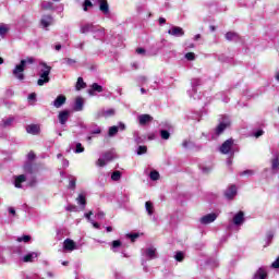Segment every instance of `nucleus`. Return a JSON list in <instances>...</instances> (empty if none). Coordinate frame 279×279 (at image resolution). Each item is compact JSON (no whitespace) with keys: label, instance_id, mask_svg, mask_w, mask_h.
<instances>
[{"label":"nucleus","instance_id":"39","mask_svg":"<svg viewBox=\"0 0 279 279\" xmlns=\"http://www.w3.org/2000/svg\"><path fill=\"white\" fill-rule=\"evenodd\" d=\"M160 136L163 141H169V138H171V133H169L167 130H161Z\"/></svg>","mask_w":279,"mask_h":279},{"label":"nucleus","instance_id":"15","mask_svg":"<svg viewBox=\"0 0 279 279\" xmlns=\"http://www.w3.org/2000/svg\"><path fill=\"white\" fill-rule=\"evenodd\" d=\"M97 26L87 23V24H83L81 25L80 32L81 34H93V32H95Z\"/></svg>","mask_w":279,"mask_h":279},{"label":"nucleus","instance_id":"47","mask_svg":"<svg viewBox=\"0 0 279 279\" xmlns=\"http://www.w3.org/2000/svg\"><path fill=\"white\" fill-rule=\"evenodd\" d=\"M140 234L138 233H129L126 234V239H130L132 241V243H134V241H136V239H138Z\"/></svg>","mask_w":279,"mask_h":279},{"label":"nucleus","instance_id":"51","mask_svg":"<svg viewBox=\"0 0 279 279\" xmlns=\"http://www.w3.org/2000/svg\"><path fill=\"white\" fill-rule=\"evenodd\" d=\"M185 59L189 60L190 62H193V60H195V52L185 53Z\"/></svg>","mask_w":279,"mask_h":279},{"label":"nucleus","instance_id":"4","mask_svg":"<svg viewBox=\"0 0 279 279\" xmlns=\"http://www.w3.org/2000/svg\"><path fill=\"white\" fill-rule=\"evenodd\" d=\"M230 119L228 117H222L218 126L215 130V134L219 136L220 134H223V131L227 130V128H230Z\"/></svg>","mask_w":279,"mask_h":279},{"label":"nucleus","instance_id":"41","mask_svg":"<svg viewBox=\"0 0 279 279\" xmlns=\"http://www.w3.org/2000/svg\"><path fill=\"white\" fill-rule=\"evenodd\" d=\"M89 8H93V2L90 0H85L83 2V11L88 12Z\"/></svg>","mask_w":279,"mask_h":279},{"label":"nucleus","instance_id":"57","mask_svg":"<svg viewBox=\"0 0 279 279\" xmlns=\"http://www.w3.org/2000/svg\"><path fill=\"white\" fill-rule=\"evenodd\" d=\"M136 53H137L138 56H145L146 51H145L144 48H137V49H136Z\"/></svg>","mask_w":279,"mask_h":279},{"label":"nucleus","instance_id":"12","mask_svg":"<svg viewBox=\"0 0 279 279\" xmlns=\"http://www.w3.org/2000/svg\"><path fill=\"white\" fill-rule=\"evenodd\" d=\"M168 34L170 36H174L175 38H181V36H184V29L179 26H172L169 31Z\"/></svg>","mask_w":279,"mask_h":279},{"label":"nucleus","instance_id":"16","mask_svg":"<svg viewBox=\"0 0 279 279\" xmlns=\"http://www.w3.org/2000/svg\"><path fill=\"white\" fill-rule=\"evenodd\" d=\"M64 104H66V96L59 95L51 105L53 108H62Z\"/></svg>","mask_w":279,"mask_h":279},{"label":"nucleus","instance_id":"52","mask_svg":"<svg viewBox=\"0 0 279 279\" xmlns=\"http://www.w3.org/2000/svg\"><path fill=\"white\" fill-rule=\"evenodd\" d=\"M137 82L140 83V84H147V76H138L137 77Z\"/></svg>","mask_w":279,"mask_h":279},{"label":"nucleus","instance_id":"27","mask_svg":"<svg viewBox=\"0 0 279 279\" xmlns=\"http://www.w3.org/2000/svg\"><path fill=\"white\" fill-rule=\"evenodd\" d=\"M76 203L78 206H82V208L86 207V192H81L78 196L76 197Z\"/></svg>","mask_w":279,"mask_h":279},{"label":"nucleus","instance_id":"13","mask_svg":"<svg viewBox=\"0 0 279 279\" xmlns=\"http://www.w3.org/2000/svg\"><path fill=\"white\" fill-rule=\"evenodd\" d=\"M40 9L46 12H56V7L53 5V2L49 0H43L40 2Z\"/></svg>","mask_w":279,"mask_h":279},{"label":"nucleus","instance_id":"64","mask_svg":"<svg viewBox=\"0 0 279 279\" xmlns=\"http://www.w3.org/2000/svg\"><path fill=\"white\" fill-rule=\"evenodd\" d=\"M24 171H32V165L27 163L26 166H24Z\"/></svg>","mask_w":279,"mask_h":279},{"label":"nucleus","instance_id":"6","mask_svg":"<svg viewBox=\"0 0 279 279\" xmlns=\"http://www.w3.org/2000/svg\"><path fill=\"white\" fill-rule=\"evenodd\" d=\"M142 255L147 258V260H154L155 258H158V255L156 254V247L154 246L142 250Z\"/></svg>","mask_w":279,"mask_h":279},{"label":"nucleus","instance_id":"49","mask_svg":"<svg viewBox=\"0 0 279 279\" xmlns=\"http://www.w3.org/2000/svg\"><path fill=\"white\" fill-rule=\"evenodd\" d=\"M84 146H82V143H77L74 153L75 154H83Z\"/></svg>","mask_w":279,"mask_h":279},{"label":"nucleus","instance_id":"18","mask_svg":"<svg viewBox=\"0 0 279 279\" xmlns=\"http://www.w3.org/2000/svg\"><path fill=\"white\" fill-rule=\"evenodd\" d=\"M93 34H94V38H96V40H101V38H104V36H106V29L101 26H96Z\"/></svg>","mask_w":279,"mask_h":279},{"label":"nucleus","instance_id":"60","mask_svg":"<svg viewBox=\"0 0 279 279\" xmlns=\"http://www.w3.org/2000/svg\"><path fill=\"white\" fill-rule=\"evenodd\" d=\"M105 216H106V214H104V211H98L96 214L97 219H104Z\"/></svg>","mask_w":279,"mask_h":279},{"label":"nucleus","instance_id":"59","mask_svg":"<svg viewBox=\"0 0 279 279\" xmlns=\"http://www.w3.org/2000/svg\"><path fill=\"white\" fill-rule=\"evenodd\" d=\"M27 158L28 160H34L36 158V155L34 154V151H31L28 153Z\"/></svg>","mask_w":279,"mask_h":279},{"label":"nucleus","instance_id":"1","mask_svg":"<svg viewBox=\"0 0 279 279\" xmlns=\"http://www.w3.org/2000/svg\"><path fill=\"white\" fill-rule=\"evenodd\" d=\"M27 64H34V58L28 57L24 60H21L20 64H16L13 69V76L15 80H19L20 82H23L25 80V68Z\"/></svg>","mask_w":279,"mask_h":279},{"label":"nucleus","instance_id":"23","mask_svg":"<svg viewBox=\"0 0 279 279\" xmlns=\"http://www.w3.org/2000/svg\"><path fill=\"white\" fill-rule=\"evenodd\" d=\"M154 121V118L149 114H141L138 116V123L140 125H147V123H151Z\"/></svg>","mask_w":279,"mask_h":279},{"label":"nucleus","instance_id":"8","mask_svg":"<svg viewBox=\"0 0 279 279\" xmlns=\"http://www.w3.org/2000/svg\"><path fill=\"white\" fill-rule=\"evenodd\" d=\"M219 217L218 214L211 213L203 216L199 221L203 226H208V223H214V221H217V218Z\"/></svg>","mask_w":279,"mask_h":279},{"label":"nucleus","instance_id":"22","mask_svg":"<svg viewBox=\"0 0 279 279\" xmlns=\"http://www.w3.org/2000/svg\"><path fill=\"white\" fill-rule=\"evenodd\" d=\"M70 114H71V112H69V110H63V111L59 112L58 119H59V122L61 123V125H64L69 121Z\"/></svg>","mask_w":279,"mask_h":279},{"label":"nucleus","instance_id":"46","mask_svg":"<svg viewBox=\"0 0 279 279\" xmlns=\"http://www.w3.org/2000/svg\"><path fill=\"white\" fill-rule=\"evenodd\" d=\"M97 167H106L108 165V161L104 159V157L99 158L96 162Z\"/></svg>","mask_w":279,"mask_h":279},{"label":"nucleus","instance_id":"45","mask_svg":"<svg viewBox=\"0 0 279 279\" xmlns=\"http://www.w3.org/2000/svg\"><path fill=\"white\" fill-rule=\"evenodd\" d=\"M143 154H147V146H138L137 156H143Z\"/></svg>","mask_w":279,"mask_h":279},{"label":"nucleus","instance_id":"38","mask_svg":"<svg viewBox=\"0 0 279 279\" xmlns=\"http://www.w3.org/2000/svg\"><path fill=\"white\" fill-rule=\"evenodd\" d=\"M77 61L75 59L65 58L63 59V64H66V66H75Z\"/></svg>","mask_w":279,"mask_h":279},{"label":"nucleus","instance_id":"33","mask_svg":"<svg viewBox=\"0 0 279 279\" xmlns=\"http://www.w3.org/2000/svg\"><path fill=\"white\" fill-rule=\"evenodd\" d=\"M82 88H86V83H84V78L78 77L76 82V90H82Z\"/></svg>","mask_w":279,"mask_h":279},{"label":"nucleus","instance_id":"29","mask_svg":"<svg viewBox=\"0 0 279 279\" xmlns=\"http://www.w3.org/2000/svg\"><path fill=\"white\" fill-rule=\"evenodd\" d=\"M145 210H146L147 215L149 217H151V215H154V213H155L154 203H151L150 201H147L145 203Z\"/></svg>","mask_w":279,"mask_h":279},{"label":"nucleus","instance_id":"14","mask_svg":"<svg viewBox=\"0 0 279 279\" xmlns=\"http://www.w3.org/2000/svg\"><path fill=\"white\" fill-rule=\"evenodd\" d=\"M225 197L227 199H234L236 197V185H231L225 191Z\"/></svg>","mask_w":279,"mask_h":279},{"label":"nucleus","instance_id":"11","mask_svg":"<svg viewBox=\"0 0 279 279\" xmlns=\"http://www.w3.org/2000/svg\"><path fill=\"white\" fill-rule=\"evenodd\" d=\"M24 182H27V175L20 174V175L13 177V184H14L15 189H23Z\"/></svg>","mask_w":279,"mask_h":279},{"label":"nucleus","instance_id":"53","mask_svg":"<svg viewBox=\"0 0 279 279\" xmlns=\"http://www.w3.org/2000/svg\"><path fill=\"white\" fill-rule=\"evenodd\" d=\"M240 175H254V170H244L240 173Z\"/></svg>","mask_w":279,"mask_h":279},{"label":"nucleus","instance_id":"48","mask_svg":"<svg viewBox=\"0 0 279 279\" xmlns=\"http://www.w3.org/2000/svg\"><path fill=\"white\" fill-rule=\"evenodd\" d=\"M65 210H68V213H77V206L69 204Z\"/></svg>","mask_w":279,"mask_h":279},{"label":"nucleus","instance_id":"24","mask_svg":"<svg viewBox=\"0 0 279 279\" xmlns=\"http://www.w3.org/2000/svg\"><path fill=\"white\" fill-rule=\"evenodd\" d=\"M109 245H110L111 252L117 254V252H119V250H121L123 242H121V240H114L111 243H109Z\"/></svg>","mask_w":279,"mask_h":279},{"label":"nucleus","instance_id":"42","mask_svg":"<svg viewBox=\"0 0 279 279\" xmlns=\"http://www.w3.org/2000/svg\"><path fill=\"white\" fill-rule=\"evenodd\" d=\"M92 90H95L96 93H104V87L97 83H94L92 85Z\"/></svg>","mask_w":279,"mask_h":279},{"label":"nucleus","instance_id":"32","mask_svg":"<svg viewBox=\"0 0 279 279\" xmlns=\"http://www.w3.org/2000/svg\"><path fill=\"white\" fill-rule=\"evenodd\" d=\"M182 147H183L184 149H193L194 144H193V142H192L191 140H184V141L182 142Z\"/></svg>","mask_w":279,"mask_h":279},{"label":"nucleus","instance_id":"2","mask_svg":"<svg viewBox=\"0 0 279 279\" xmlns=\"http://www.w3.org/2000/svg\"><path fill=\"white\" fill-rule=\"evenodd\" d=\"M40 71H39V80L37 81L38 86H45V84H49V75L51 73V66L47 65V63H40Z\"/></svg>","mask_w":279,"mask_h":279},{"label":"nucleus","instance_id":"19","mask_svg":"<svg viewBox=\"0 0 279 279\" xmlns=\"http://www.w3.org/2000/svg\"><path fill=\"white\" fill-rule=\"evenodd\" d=\"M27 134H33V136H36L37 134H40V125L38 124H29L26 126Z\"/></svg>","mask_w":279,"mask_h":279},{"label":"nucleus","instance_id":"56","mask_svg":"<svg viewBox=\"0 0 279 279\" xmlns=\"http://www.w3.org/2000/svg\"><path fill=\"white\" fill-rule=\"evenodd\" d=\"M92 215H93V211H89V213L85 214V218L87 219V221L89 223H93V218H90Z\"/></svg>","mask_w":279,"mask_h":279},{"label":"nucleus","instance_id":"9","mask_svg":"<svg viewBox=\"0 0 279 279\" xmlns=\"http://www.w3.org/2000/svg\"><path fill=\"white\" fill-rule=\"evenodd\" d=\"M51 25H53V16L49 14L43 15L40 19V27L47 29L48 27H51Z\"/></svg>","mask_w":279,"mask_h":279},{"label":"nucleus","instance_id":"20","mask_svg":"<svg viewBox=\"0 0 279 279\" xmlns=\"http://www.w3.org/2000/svg\"><path fill=\"white\" fill-rule=\"evenodd\" d=\"M99 10L102 14L108 15L110 14V7L108 5V0H99Z\"/></svg>","mask_w":279,"mask_h":279},{"label":"nucleus","instance_id":"62","mask_svg":"<svg viewBox=\"0 0 279 279\" xmlns=\"http://www.w3.org/2000/svg\"><path fill=\"white\" fill-rule=\"evenodd\" d=\"M36 99V93H32L29 96H28V100L29 101H34Z\"/></svg>","mask_w":279,"mask_h":279},{"label":"nucleus","instance_id":"17","mask_svg":"<svg viewBox=\"0 0 279 279\" xmlns=\"http://www.w3.org/2000/svg\"><path fill=\"white\" fill-rule=\"evenodd\" d=\"M39 256H40V253L31 252L23 256V262L24 263H34V260H36V258Z\"/></svg>","mask_w":279,"mask_h":279},{"label":"nucleus","instance_id":"55","mask_svg":"<svg viewBox=\"0 0 279 279\" xmlns=\"http://www.w3.org/2000/svg\"><path fill=\"white\" fill-rule=\"evenodd\" d=\"M272 269H279V257L271 264Z\"/></svg>","mask_w":279,"mask_h":279},{"label":"nucleus","instance_id":"63","mask_svg":"<svg viewBox=\"0 0 279 279\" xmlns=\"http://www.w3.org/2000/svg\"><path fill=\"white\" fill-rule=\"evenodd\" d=\"M93 228H96V230H99L100 226L98 222H95V220H93V222H90Z\"/></svg>","mask_w":279,"mask_h":279},{"label":"nucleus","instance_id":"25","mask_svg":"<svg viewBox=\"0 0 279 279\" xmlns=\"http://www.w3.org/2000/svg\"><path fill=\"white\" fill-rule=\"evenodd\" d=\"M68 180H69L68 189H70L71 191H75L77 186V178L73 174H69Z\"/></svg>","mask_w":279,"mask_h":279},{"label":"nucleus","instance_id":"30","mask_svg":"<svg viewBox=\"0 0 279 279\" xmlns=\"http://www.w3.org/2000/svg\"><path fill=\"white\" fill-rule=\"evenodd\" d=\"M12 123H14V118H4L1 121V126L2 128H10V125H12Z\"/></svg>","mask_w":279,"mask_h":279},{"label":"nucleus","instance_id":"36","mask_svg":"<svg viewBox=\"0 0 279 279\" xmlns=\"http://www.w3.org/2000/svg\"><path fill=\"white\" fill-rule=\"evenodd\" d=\"M271 169H272V171H278V169H279V158L278 157H275L271 160Z\"/></svg>","mask_w":279,"mask_h":279},{"label":"nucleus","instance_id":"3","mask_svg":"<svg viewBox=\"0 0 279 279\" xmlns=\"http://www.w3.org/2000/svg\"><path fill=\"white\" fill-rule=\"evenodd\" d=\"M191 84H192V92H189L187 94L190 99H194V100L202 99V95L197 94V86L202 85V80L193 78Z\"/></svg>","mask_w":279,"mask_h":279},{"label":"nucleus","instance_id":"58","mask_svg":"<svg viewBox=\"0 0 279 279\" xmlns=\"http://www.w3.org/2000/svg\"><path fill=\"white\" fill-rule=\"evenodd\" d=\"M117 128H118V131L121 130V132H123L125 130V124L123 122H119Z\"/></svg>","mask_w":279,"mask_h":279},{"label":"nucleus","instance_id":"26","mask_svg":"<svg viewBox=\"0 0 279 279\" xmlns=\"http://www.w3.org/2000/svg\"><path fill=\"white\" fill-rule=\"evenodd\" d=\"M253 279H267V268L260 267L254 275Z\"/></svg>","mask_w":279,"mask_h":279},{"label":"nucleus","instance_id":"5","mask_svg":"<svg viewBox=\"0 0 279 279\" xmlns=\"http://www.w3.org/2000/svg\"><path fill=\"white\" fill-rule=\"evenodd\" d=\"M232 147H234V140L229 138L220 146V154H234Z\"/></svg>","mask_w":279,"mask_h":279},{"label":"nucleus","instance_id":"35","mask_svg":"<svg viewBox=\"0 0 279 279\" xmlns=\"http://www.w3.org/2000/svg\"><path fill=\"white\" fill-rule=\"evenodd\" d=\"M111 180L113 182H119V180H121V171L119 170L113 171L111 174Z\"/></svg>","mask_w":279,"mask_h":279},{"label":"nucleus","instance_id":"37","mask_svg":"<svg viewBox=\"0 0 279 279\" xmlns=\"http://www.w3.org/2000/svg\"><path fill=\"white\" fill-rule=\"evenodd\" d=\"M102 158L107 161L110 162V160L114 159V154L112 151H107L102 155Z\"/></svg>","mask_w":279,"mask_h":279},{"label":"nucleus","instance_id":"61","mask_svg":"<svg viewBox=\"0 0 279 279\" xmlns=\"http://www.w3.org/2000/svg\"><path fill=\"white\" fill-rule=\"evenodd\" d=\"M90 134H101V129L96 128L95 130L90 131Z\"/></svg>","mask_w":279,"mask_h":279},{"label":"nucleus","instance_id":"10","mask_svg":"<svg viewBox=\"0 0 279 279\" xmlns=\"http://www.w3.org/2000/svg\"><path fill=\"white\" fill-rule=\"evenodd\" d=\"M63 250L64 252H75V250H77V244L71 239H65L63 241Z\"/></svg>","mask_w":279,"mask_h":279},{"label":"nucleus","instance_id":"40","mask_svg":"<svg viewBox=\"0 0 279 279\" xmlns=\"http://www.w3.org/2000/svg\"><path fill=\"white\" fill-rule=\"evenodd\" d=\"M17 243H29L32 241V236L23 235L16 239Z\"/></svg>","mask_w":279,"mask_h":279},{"label":"nucleus","instance_id":"50","mask_svg":"<svg viewBox=\"0 0 279 279\" xmlns=\"http://www.w3.org/2000/svg\"><path fill=\"white\" fill-rule=\"evenodd\" d=\"M102 117H114V109H108L104 111Z\"/></svg>","mask_w":279,"mask_h":279},{"label":"nucleus","instance_id":"34","mask_svg":"<svg viewBox=\"0 0 279 279\" xmlns=\"http://www.w3.org/2000/svg\"><path fill=\"white\" fill-rule=\"evenodd\" d=\"M149 178L153 180V182H156L157 180H160V173L156 170H153L149 173Z\"/></svg>","mask_w":279,"mask_h":279},{"label":"nucleus","instance_id":"54","mask_svg":"<svg viewBox=\"0 0 279 279\" xmlns=\"http://www.w3.org/2000/svg\"><path fill=\"white\" fill-rule=\"evenodd\" d=\"M263 134H265V131L258 130L257 132L254 133V136H255V138H260V136H263Z\"/></svg>","mask_w":279,"mask_h":279},{"label":"nucleus","instance_id":"7","mask_svg":"<svg viewBox=\"0 0 279 279\" xmlns=\"http://www.w3.org/2000/svg\"><path fill=\"white\" fill-rule=\"evenodd\" d=\"M232 223L235 228H241L245 223V214L243 211L236 213L232 218Z\"/></svg>","mask_w":279,"mask_h":279},{"label":"nucleus","instance_id":"28","mask_svg":"<svg viewBox=\"0 0 279 279\" xmlns=\"http://www.w3.org/2000/svg\"><path fill=\"white\" fill-rule=\"evenodd\" d=\"M8 32H10V25L0 23V38H5Z\"/></svg>","mask_w":279,"mask_h":279},{"label":"nucleus","instance_id":"44","mask_svg":"<svg viewBox=\"0 0 279 279\" xmlns=\"http://www.w3.org/2000/svg\"><path fill=\"white\" fill-rule=\"evenodd\" d=\"M175 260H178V263H182L184 260V253L182 252H177V254L174 255Z\"/></svg>","mask_w":279,"mask_h":279},{"label":"nucleus","instance_id":"31","mask_svg":"<svg viewBox=\"0 0 279 279\" xmlns=\"http://www.w3.org/2000/svg\"><path fill=\"white\" fill-rule=\"evenodd\" d=\"M226 39L230 40V41L239 40V35L236 33H233V32H228L226 34Z\"/></svg>","mask_w":279,"mask_h":279},{"label":"nucleus","instance_id":"43","mask_svg":"<svg viewBox=\"0 0 279 279\" xmlns=\"http://www.w3.org/2000/svg\"><path fill=\"white\" fill-rule=\"evenodd\" d=\"M118 132H119V128L118 126H111L109 129L108 135L109 136H117Z\"/></svg>","mask_w":279,"mask_h":279},{"label":"nucleus","instance_id":"21","mask_svg":"<svg viewBox=\"0 0 279 279\" xmlns=\"http://www.w3.org/2000/svg\"><path fill=\"white\" fill-rule=\"evenodd\" d=\"M73 110H74L75 112H82V110H84V98L77 97V98L75 99Z\"/></svg>","mask_w":279,"mask_h":279}]
</instances>
